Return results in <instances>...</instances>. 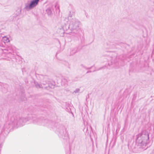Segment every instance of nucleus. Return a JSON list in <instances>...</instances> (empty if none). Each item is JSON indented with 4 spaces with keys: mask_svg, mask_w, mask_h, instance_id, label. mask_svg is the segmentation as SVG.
I'll return each instance as SVG.
<instances>
[{
    "mask_svg": "<svg viewBox=\"0 0 154 154\" xmlns=\"http://www.w3.org/2000/svg\"><path fill=\"white\" fill-rule=\"evenodd\" d=\"M29 117L31 118L30 119L32 120L33 123L40 125H47L51 122L48 119H43L42 118H37L36 116L35 115H32V116ZM30 119H29V118L20 117L18 116L15 117L13 116L11 117L10 122L5 125L4 130L7 131L10 128H12L17 125L18 126H23L27 121Z\"/></svg>",
    "mask_w": 154,
    "mask_h": 154,
    "instance_id": "f257e3e1",
    "label": "nucleus"
},
{
    "mask_svg": "<svg viewBox=\"0 0 154 154\" xmlns=\"http://www.w3.org/2000/svg\"><path fill=\"white\" fill-rule=\"evenodd\" d=\"M149 142L148 133L145 131H142L136 135L135 142L133 141L129 142L128 148L130 151L133 152H140L146 149V145Z\"/></svg>",
    "mask_w": 154,
    "mask_h": 154,
    "instance_id": "f03ea898",
    "label": "nucleus"
},
{
    "mask_svg": "<svg viewBox=\"0 0 154 154\" xmlns=\"http://www.w3.org/2000/svg\"><path fill=\"white\" fill-rule=\"evenodd\" d=\"M64 23L62 28L64 31H66V34L74 33L78 38L81 36L82 31L79 28L80 22L78 19L74 17L70 19L69 24L67 22H64Z\"/></svg>",
    "mask_w": 154,
    "mask_h": 154,
    "instance_id": "7ed1b4c3",
    "label": "nucleus"
},
{
    "mask_svg": "<svg viewBox=\"0 0 154 154\" xmlns=\"http://www.w3.org/2000/svg\"><path fill=\"white\" fill-rule=\"evenodd\" d=\"M40 0H31L29 2L25 4V7L24 9L29 11L32 9L37 5Z\"/></svg>",
    "mask_w": 154,
    "mask_h": 154,
    "instance_id": "20e7f679",
    "label": "nucleus"
},
{
    "mask_svg": "<svg viewBox=\"0 0 154 154\" xmlns=\"http://www.w3.org/2000/svg\"><path fill=\"white\" fill-rule=\"evenodd\" d=\"M56 132L60 137L64 139L63 137H65L66 135V130L64 126L62 125H59L57 128Z\"/></svg>",
    "mask_w": 154,
    "mask_h": 154,
    "instance_id": "39448f33",
    "label": "nucleus"
},
{
    "mask_svg": "<svg viewBox=\"0 0 154 154\" xmlns=\"http://www.w3.org/2000/svg\"><path fill=\"white\" fill-rule=\"evenodd\" d=\"M14 47L12 46H7L6 48L2 49L3 52L9 55L10 58L14 57L12 54Z\"/></svg>",
    "mask_w": 154,
    "mask_h": 154,
    "instance_id": "423d86ee",
    "label": "nucleus"
},
{
    "mask_svg": "<svg viewBox=\"0 0 154 154\" xmlns=\"http://www.w3.org/2000/svg\"><path fill=\"white\" fill-rule=\"evenodd\" d=\"M41 78L42 79V83L44 85H48L49 82L47 76H43L42 75H41Z\"/></svg>",
    "mask_w": 154,
    "mask_h": 154,
    "instance_id": "0eeeda50",
    "label": "nucleus"
},
{
    "mask_svg": "<svg viewBox=\"0 0 154 154\" xmlns=\"http://www.w3.org/2000/svg\"><path fill=\"white\" fill-rule=\"evenodd\" d=\"M75 14V11L74 10L70 11L69 14L68 18H66L64 19V22H68L69 20H70V19H72V18H71L73 16H74Z\"/></svg>",
    "mask_w": 154,
    "mask_h": 154,
    "instance_id": "6e6552de",
    "label": "nucleus"
},
{
    "mask_svg": "<svg viewBox=\"0 0 154 154\" xmlns=\"http://www.w3.org/2000/svg\"><path fill=\"white\" fill-rule=\"evenodd\" d=\"M78 51V49L77 48H71L70 50V55H74Z\"/></svg>",
    "mask_w": 154,
    "mask_h": 154,
    "instance_id": "1a4fd4ad",
    "label": "nucleus"
},
{
    "mask_svg": "<svg viewBox=\"0 0 154 154\" xmlns=\"http://www.w3.org/2000/svg\"><path fill=\"white\" fill-rule=\"evenodd\" d=\"M54 88V85H53L50 83V82H48V84L47 85V86H45L44 87V88L46 89H48L49 88Z\"/></svg>",
    "mask_w": 154,
    "mask_h": 154,
    "instance_id": "9d476101",
    "label": "nucleus"
},
{
    "mask_svg": "<svg viewBox=\"0 0 154 154\" xmlns=\"http://www.w3.org/2000/svg\"><path fill=\"white\" fill-rule=\"evenodd\" d=\"M70 134L72 137V138L74 139L76 136L77 133L76 131H72L70 132Z\"/></svg>",
    "mask_w": 154,
    "mask_h": 154,
    "instance_id": "9b49d317",
    "label": "nucleus"
},
{
    "mask_svg": "<svg viewBox=\"0 0 154 154\" xmlns=\"http://www.w3.org/2000/svg\"><path fill=\"white\" fill-rule=\"evenodd\" d=\"M2 41H3V42H5V43H8L9 41V39L8 38H7L6 36H4L3 37L1 40Z\"/></svg>",
    "mask_w": 154,
    "mask_h": 154,
    "instance_id": "f8f14e48",
    "label": "nucleus"
},
{
    "mask_svg": "<svg viewBox=\"0 0 154 154\" xmlns=\"http://www.w3.org/2000/svg\"><path fill=\"white\" fill-rule=\"evenodd\" d=\"M46 12L48 15H51L52 14V11L51 8H49L46 10Z\"/></svg>",
    "mask_w": 154,
    "mask_h": 154,
    "instance_id": "ddd939ff",
    "label": "nucleus"
},
{
    "mask_svg": "<svg viewBox=\"0 0 154 154\" xmlns=\"http://www.w3.org/2000/svg\"><path fill=\"white\" fill-rule=\"evenodd\" d=\"M35 86L36 88H43V87H42V85H40L39 84H38V83H35Z\"/></svg>",
    "mask_w": 154,
    "mask_h": 154,
    "instance_id": "4468645a",
    "label": "nucleus"
},
{
    "mask_svg": "<svg viewBox=\"0 0 154 154\" xmlns=\"http://www.w3.org/2000/svg\"><path fill=\"white\" fill-rule=\"evenodd\" d=\"M106 66H103L99 68H98L97 69H95L94 71H93L92 72H95L96 71H99V70H100L102 69H105L106 68Z\"/></svg>",
    "mask_w": 154,
    "mask_h": 154,
    "instance_id": "2eb2a0df",
    "label": "nucleus"
},
{
    "mask_svg": "<svg viewBox=\"0 0 154 154\" xmlns=\"http://www.w3.org/2000/svg\"><path fill=\"white\" fill-rule=\"evenodd\" d=\"M17 13H16L17 16H18L20 14L21 12V8H18L17 11Z\"/></svg>",
    "mask_w": 154,
    "mask_h": 154,
    "instance_id": "dca6fc26",
    "label": "nucleus"
},
{
    "mask_svg": "<svg viewBox=\"0 0 154 154\" xmlns=\"http://www.w3.org/2000/svg\"><path fill=\"white\" fill-rule=\"evenodd\" d=\"M62 82H64L65 84H67L68 83V80L67 78H64L62 79Z\"/></svg>",
    "mask_w": 154,
    "mask_h": 154,
    "instance_id": "f3484780",
    "label": "nucleus"
},
{
    "mask_svg": "<svg viewBox=\"0 0 154 154\" xmlns=\"http://www.w3.org/2000/svg\"><path fill=\"white\" fill-rule=\"evenodd\" d=\"M5 42H3L1 40V42H0V47H2L3 48H5Z\"/></svg>",
    "mask_w": 154,
    "mask_h": 154,
    "instance_id": "a211bd4d",
    "label": "nucleus"
},
{
    "mask_svg": "<svg viewBox=\"0 0 154 154\" xmlns=\"http://www.w3.org/2000/svg\"><path fill=\"white\" fill-rule=\"evenodd\" d=\"M80 91V89L79 88H76L75 90L73 92V94H74V93L76 94L77 93H79Z\"/></svg>",
    "mask_w": 154,
    "mask_h": 154,
    "instance_id": "6ab92c4d",
    "label": "nucleus"
},
{
    "mask_svg": "<svg viewBox=\"0 0 154 154\" xmlns=\"http://www.w3.org/2000/svg\"><path fill=\"white\" fill-rule=\"evenodd\" d=\"M71 33H72V34H73V35H74L77 38V39L78 40V39H79V37H80V36L78 38V37H77L76 36V35H75V34H74V33H70V34H70V35H71Z\"/></svg>",
    "mask_w": 154,
    "mask_h": 154,
    "instance_id": "aec40b11",
    "label": "nucleus"
},
{
    "mask_svg": "<svg viewBox=\"0 0 154 154\" xmlns=\"http://www.w3.org/2000/svg\"><path fill=\"white\" fill-rule=\"evenodd\" d=\"M81 66L82 67H83V68H84V67H85V65H84L83 64H81Z\"/></svg>",
    "mask_w": 154,
    "mask_h": 154,
    "instance_id": "412c9836",
    "label": "nucleus"
},
{
    "mask_svg": "<svg viewBox=\"0 0 154 154\" xmlns=\"http://www.w3.org/2000/svg\"><path fill=\"white\" fill-rule=\"evenodd\" d=\"M92 71H91V70H89V71H88L87 72H86V73H90V72H92Z\"/></svg>",
    "mask_w": 154,
    "mask_h": 154,
    "instance_id": "4be33fe9",
    "label": "nucleus"
},
{
    "mask_svg": "<svg viewBox=\"0 0 154 154\" xmlns=\"http://www.w3.org/2000/svg\"><path fill=\"white\" fill-rule=\"evenodd\" d=\"M84 68L86 70H88V67H87L86 66H85Z\"/></svg>",
    "mask_w": 154,
    "mask_h": 154,
    "instance_id": "5701e85b",
    "label": "nucleus"
},
{
    "mask_svg": "<svg viewBox=\"0 0 154 154\" xmlns=\"http://www.w3.org/2000/svg\"><path fill=\"white\" fill-rule=\"evenodd\" d=\"M93 67V66H92L90 67H88V69H91V68Z\"/></svg>",
    "mask_w": 154,
    "mask_h": 154,
    "instance_id": "b1692460",
    "label": "nucleus"
},
{
    "mask_svg": "<svg viewBox=\"0 0 154 154\" xmlns=\"http://www.w3.org/2000/svg\"><path fill=\"white\" fill-rule=\"evenodd\" d=\"M151 154H154V150L152 151V153Z\"/></svg>",
    "mask_w": 154,
    "mask_h": 154,
    "instance_id": "393cba45",
    "label": "nucleus"
},
{
    "mask_svg": "<svg viewBox=\"0 0 154 154\" xmlns=\"http://www.w3.org/2000/svg\"><path fill=\"white\" fill-rule=\"evenodd\" d=\"M56 7H57V8H59V6H57V5H56L55 6V8H56Z\"/></svg>",
    "mask_w": 154,
    "mask_h": 154,
    "instance_id": "a878e982",
    "label": "nucleus"
}]
</instances>
